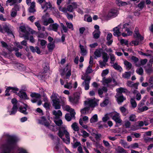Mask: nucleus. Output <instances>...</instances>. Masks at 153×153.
I'll use <instances>...</instances> for the list:
<instances>
[{
	"label": "nucleus",
	"mask_w": 153,
	"mask_h": 153,
	"mask_svg": "<svg viewBox=\"0 0 153 153\" xmlns=\"http://www.w3.org/2000/svg\"><path fill=\"white\" fill-rule=\"evenodd\" d=\"M78 124L75 122L72 124L71 125V127L72 129L74 131H78L79 130V128L78 126Z\"/></svg>",
	"instance_id": "obj_38"
},
{
	"label": "nucleus",
	"mask_w": 153,
	"mask_h": 153,
	"mask_svg": "<svg viewBox=\"0 0 153 153\" xmlns=\"http://www.w3.org/2000/svg\"><path fill=\"white\" fill-rule=\"evenodd\" d=\"M118 13V11L117 9H112L109 11L107 16L109 18L114 17L117 16Z\"/></svg>",
	"instance_id": "obj_12"
},
{
	"label": "nucleus",
	"mask_w": 153,
	"mask_h": 153,
	"mask_svg": "<svg viewBox=\"0 0 153 153\" xmlns=\"http://www.w3.org/2000/svg\"><path fill=\"white\" fill-rule=\"evenodd\" d=\"M124 63L127 70H129L131 68L132 64L130 62L127 60H125L124 61Z\"/></svg>",
	"instance_id": "obj_34"
},
{
	"label": "nucleus",
	"mask_w": 153,
	"mask_h": 153,
	"mask_svg": "<svg viewBox=\"0 0 153 153\" xmlns=\"http://www.w3.org/2000/svg\"><path fill=\"white\" fill-rule=\"evenodd\" d=\"M131 104L132 107L135 108L137 106V104L134 99L131 98L130 100Z\"/></svg>",
	"instance_id": "obj_56"
},
{
	"label": "nucleus",
	"mask_w": 153,
	"mask_h": 153,
	"mask_svg": "<svg viewBox=\"0 0 153 153\" xmlns=\"http://www.w3.org/2000/svg\"><path fill=\"white\" fill-rule=\"evenodd\" d=\"M149 86L152 88H153V77H150L149 79Z\"/></svg>",
	"instance_id": "obj_61"
},
{
	"label": "nucleus",
	"mask_w": 153,
	"mask_h": 153,
	"mask_svg": "<svg viewBox=\"0 0 153 153\" xmlns=\"http://www.w3.org/2000/svg\"><path fill=\"white\" fill-rule=\"evenodd\" d=\"M117 151L119 153H126L127 152L122 147L119 146L118 147Z\"/></svg>",
	"instance_id": "obj_50"
},
{
	"label": "nucleus",
	"mask_w": 153,
	"mask_h": 153,
	"mask_svg": "<svg viewBox=\"0 0 153 153\" xmlns=\"http://www.w3.org/2000/svg\"><path fill=\"white\" fill-rule=\"evenodd\" d=\"M59 25L57 23L50 25L48 29L49 30H52L57 32L59 27Z\"/></svg>",
	"instance_id": "obj_15"
},
{
	"label": "nucleus",
	"mask_w": 153,
	"mask_h": 153,
	"mask_svg": "<svg viewBox=\"0 0 153 153\" xmlns=\"http://www.w3.org/2000/svg\"><path fill=\"white\" fill-rule=\"evenodd\" d=\"M17 109L18 107L17 105L16 104L14 105L12 108V111L10 112V115L14 114L16 113Z\"/></svg>",
	"instance_id": "obj_36"
},
{
	"label": "nucleus",
	"mask_w": 153,
	"mask_h": 153,
	"mask_svg": "<svg viewBox=\"0 0 153 153\" xmlns=\"http://www.w3.org/2000/svg\"><path fill=\"white\" fill-rule=\"evenodd\" d=\"M136 72L138 74L142 75L143 74V70L141 67H139L136 70Z\"/></svg>",
	"instance_id": "obj_48"
},
{
	"label": "nucleus",
	"mask_w": 153,
	"mask_h": 153,
	"mask_svg": "<svg viewBox=\"0 0 153 153\" xmlns=\"http://www.w3.org/2000/svg\"><path fill=\"white\" fill-rule=\"evenodd\" d=\"M93 66V65H89L88 67L87 68L86 71V73L87 74H89L92 73L93 71L92 69V67Z\"/></svg>",
	"instance_id": "obj_54"
},
{
	"label": "nucleus",
	"mask_w": 153,
	"mask_h": 153,
	"mask_svg": "<svg viewBox=\"0 0 153 153\" xmlns=\"http://www.w3.org/2000/svg\"><path fill=\"white\" fill-rule=\"evenodd\" d=\"M79 48L81 50V53L82 56H85L86 55L87 52L86 49L81 44L79 45Z\"/></svg>",
	"instance_id": "obj_31"
},
{
	"label": "nucleus",
	"mask_w": 153,
	"mask_h": 153,
	"mask_svg": "<svg viewBox=\"0 0 153 153\" xmlns=\"http://www.w3.org/2000/svg\"><path fill=\"white\" fill-rule=\"evenodd\" d=\"M121 26L122 25L120 24L113 28L114 36H119L121 35V32L123 31Z\"/></svg>",
	"instance_id": "obj_10"
},
{
	"label": "nucleus",
	"mask_w": 153,
	"mask_h": 153,
	"mask_svg": "<svg viewBox=\"0 0 153 153\" xmlns=\"http://www.w3.org/2000/svg\"><path fill=\"white\" fill-rule=\"evenodd\" d=\"M112 81L114 83L113 85H112V86H114L117 85V82L115 79H113L112 80V79L111 78H105V77L103 78L102 79V83L104 85L105 84H108L110 83Z\"/></svg>",
	"instance_id": "obj_11"
},
{
	"label": "nucleus",
	"mask_w": 153,
	"mask_h": 153,
	"mask_svg": "<svg viewBox=\"0 0 153 153\" xmlns=\"http://www.w3.org/2000/svg\"><path fill=\"white\" fill-rule=\"evenodd\" d=\"M117 101L119 104L122 102L124 100H126V98H124L123 94H119V93H117L115 96Z\"/></svg>",
	"instance_id": "obj_19"
},
{
	"label": "nucleus",
	"mask_w": 153,
	"mask_h": 153,
	"mask_svg": "<svg viewBox=\"0 0 153 153\" xmlns=\"http://www.w3.org/2000/svg\"><path fill=\"white\" fill-rule=\"evenodd\" d=\"M18 0H7L6 2V5L7 6L9 5L12 6L16 3Z\"/></svg>",
	"instance_id": "obj_35"
},
{
	"label": "nucleus",
	"mask_w": 153,
	"mask_h": 153,
	"mask_svg": "<svg viewBox=\"0 0 153 153\" xmlns=\"http://www.w3.org/2000/svg\"><path fill=\"white\" fill-rule=\"evenodd\" d=\"M19 111L25 114H27L28 113L26 111V107H20L19 108Z\"/></svg>",
	"instance_id": "obj_49"
},
{
	"label": "nucleus",
	"mask_w": 153,
	"mask_h": 153,
	"mask_svg": "<svg viewBox=\"0 0 153 153\" xmlns=\"http://www.w3.org/2000/svg\"><path fill=\"white\" fill-rule=\"evenodd\" d=\"M108 103V100L106 99L102 103L100 104V105L101 107H104L107 105Z\"/></svg>",
	"instance_id": "obj_60"
},
{
	"label": "nucleus",
	"mask_w": 153,
	"mask_h": 153,
	"mask_svg": "<svg viewBox=\"0 0 153 153\" xmlns=\"http://www.w3.org/2000/svg\"><path fill=\"white\" fill-rule=\"evenodd\" d=\"M38 42H40L41 46L42 47V48L45 47L46 44L47 43V41L44 40H41L39 39H38Z\"/></svg>",
	"instance_id": "obj_47"
},
{
	"label": "nucleus",
	"mask_w": 153,
	"mask_h": 153,
	"mask_svg": "<svg viewBox=\"0 0 153 153\" xmlns=\"http://www.w3.org/2000/svg\"><path fill=\"white\" fill-rule=\"evenodd\" d=\"M55 47L54 43L51 42L48 44L47 47L50 51H52Z\"/></svg>",
	"instance_id": "obj_44"
},
{
	"label": "nucleus",
	"mask_w": 153,
	"mask_h": 153,
	"mask_svg": "<svg viewBox=\"0 0 153 153\" xmlns=\"http://www.w3.org/2000/svg\"><path fill=\"white\" fill-rule=\"evenodd\" d=\"M121 144V145L125 148L128 149L130 148L129 146L128 145L127 143L125 141H122Z\"/></svg>",
	"instance_id": "obj_63"
},
{
	"label": "nucleus",
	"mask_w": 153,
	"mask_h": 153,
	"mask_svg": "<svg viewBox=\"0 0 153 153\" xmlns=\"http://www.w3.org/2000/svg\"><path fill=\"white\" fill-rule=\"evenodd\" d=\"M133 36L135 39H136L140 41H141L143 40V37L140 33L137 27H136L135 28Z\"/></svg>",
	"instance_id": "obj_13"
},
{
	"label": "nucleus",
	"mask_w": 153,
	"mask_h": 153,
	"mask_svg": "<svg viewBox=\"0 0 153 153\" xmlns=\"http://www.w3.org/2000/svg\"><path fill=\"white\" fill-rule=\"evenodd\" d=\"M75 114V112H70V114H67L65 115V118L67 121H70L71 120L72 118L74 117Z\"/></svg>",
	"instance_id": "obj_22"
},
{
	"label": "nucleus",
	"mask_w": 153,
	"mask_h": 153,
	"mask_svg": "<svg viewBox=\"0 0 153 153\" xmlns=\"http://www.w3.org/2000/svg\"><path fill=\"white\" fill-rule=\"evenodd\" d=\"M148 60L147 59H141L139 63H136L135 64L136 66L137 67H139L141 65H144L147 62Z\"/></svg>",
	"instance_id": "obj_39"
},
{
	"label": "nucleus",
	"mask_w": 153,
	"mask_h": 153,
	"mask_svg": "<svg viewBox=\"0 0 153 153\" xmlns=\"http://www.w3.org/2000/svg\"><path fill=\"white\" fill-rule=\"evenodd\" d=\"M90 80V77L88 76L86 78V79L82 83V85L84 86L85 89L86 90H88L89 89V84Z\"/></svg>",
	"instance_id": "obj_18"
},
{
	"label": "nucleus",
	"mask_w": 153,
	"mask_h": 153,
	"mask_svg": "<svg viewBox=\"0 0 153 153\" xmlns=\"http://www.w3.org/2000/svg\"><path fill=\"white\" fill-rule=\"evenodd\" d=\"M53 103L52 106L56 109L61 108V104L63 106L66 102V99L64 97H60L58 94L53 92L51 97Z\"/></svg>",
	"instance_id": "obj_1"
},
{
	"label": "nucleus",
	"mask_w": 153,
	"mask_h": 153,
	"mask_svg": "<svg viewBox=\"0 0 153 153\" xmlns=\"http://www.w3.org/2000/svg\"><path fill=\"white\" fill-rule=\"evenodd\" d=\"M100 30H95L93 33V37L95 39H98L100 36Z\"/></svg>",
	"instance_id": "obj_40"
},
{
	"label": "nucleus",
	"mask_w": 153,
	"mask_h": 153,
	"mask_svg": "<svg viewBox=\"0 0 153 153\" xmlns=\"http://www.w3.org/2000/svg\"><path fill=\"white\" fill-rule=\"evenodd\" d=\"M144 105L143 103H139L138 105V108L139 111L143 112L144 111H146L148 109V107L146 106H143Z\"/></svg>",
	"instance_id": "obj_21"
},
{
	"label": "nucleus",
	"mask_w": 153,
	"mask_h": 153,
	"mask_svg": "<svg viewBox=\"0 0 153 153\" xmlns=\"http://www.w3.org/2000/svg\"><path fill=\"white\" fill-rule=\"evenodd\" d=\"M108 54L106 53H105L103 54L102 55V59H103V61L105 62H107L108 61Z\"/></svg>",
	"instance_id": "obj_53"
},
{
	"label": "nucleus",
	"mask_w": 153,
	"mask_h": 153,
	"mask_svg": "<svg viewBox=\"0 0 153 153\" xmlns=\"http://www.w3.org/2000/svg\"><path fill=\"white\" fill-rule=\"evenodd\" d=\"M35 3L33 1L31 3L30 6L28 9V11L30 13H33L35 11V10L34 8L35 7Z\"/></svg>",
	"instance_id": "obj_37"
},
{
	"label": "nucleus",
	"mask_w": 153,
	"mask_h": 153,
	"mask_svg": "<svg viewBox=\"0 0 153 153\" xmlns=\"http://www.w3.org/2000/svg\"><path fill=\"white\" fill-rule=\"evenodd\" d=\"M30 95L32 97H34L35 99H37V100L40 99L41 98V95L39 94L32 93L30 94Z\"/></svg>",
	"instance_id": "obj_45"
},
{
	"label": "nucleus",
	"mask_w": 153,
	"mask_h": 153,
	"mask_svg": "<svg viewBox=\"0 0 153 153\" xmlns=\"http://www.w3.org/2000/svg\"><path fill=\"white\" fill-rule=\"evenodd\" d=\"M111 114L112 119L117 124L120 123L122 122V121L120 119L119 113L114 112L112 113Z\"/></svg>",
	"instance_id": "obj_8"
},
{
	"label": "nucleus",
	"mask_w": 153,
	"mask_h": 153,
	"mask_svg": "<svg viewBox=\"0 0 153 153\" xmlns=\"http://www.w3.org/2000/svg\"><path fill=\"white\" fill-rule=\"evenodd\" d=\"M0 43L2 47L7 49L10 51H12L11 47L10 46L7 45L6 42H5L4 41H1L0 42Z\"/></svg>",
	"instance_id": "obj_24"
},
{
	"label": "nucleus",
	"mask_w": 153,
	"mask_h": 153,
	"mask_svg": "<svg viewBox=\"0 0 153 153\" xmlns=\"http://www.w3.org/2000/svg\"><path fill=\"white\" fill-rule=\"evenodd\" d=\"M102 51V49L101 48L96 49L94 52L95 58L100 57L101 56Z\"/></svg>",
	"instance_id": "obj_26"
},
{
	"label": "nucleus",
	"mask_w": 153,
	"mask_h": 153,
	"mask_svg": "<svg viewBox=\"0 0 153 153\" xmlns=\"http://www.w3.org/2000/svg\"><path fill=\"white\" fill-rule=\"evenodd\" d=\"M54 122L57 126H59V127L62 126V125L63 123V122L62 120L61 119H55L54 120Z\"/></svg>",
	"instance_id": "obj_42"
},
{
	"label": "nucleus",
	"mask_w": 153,
	"mask_h": 153,
	"mask_svg": "<svg viewBox=\"0 0 153 153\" xmlns=\"http://www.w3.org/2000/svg\"><path fill=\"white\" fill-rule=\"evenodd\" d=\"M41 7L43 9H45V10H44V11L45 12L48 9L51 7V5L50 2L45 1L43 4H41Z\"/></svg>",
	"instance_id": "obj_23"
},
{
	"label": "nucleus",
	"mask_w": 153,
	"mask_h": 153,
	"mask_svg": "<svg viewBox=\"0 0 153 153\" xmlns=\"http://www.w3.org/2000/svg\"><path fill=\"white\" fill-rule=\"evenodd\" d=\"M121 27L123 30L124 28L125 30V31L127 32L128 36L131 35L132 34V32L129 29L131 28L130 23H126L123 25V27L122 25Z\"/></svg>",
	"instance_id": "obj_14"
},
{
	"label": "nucleus",
	"mask_w": 153,
	"mask_h": 153,
	"mask_svg": "<svg viewBox=\"0 0 153 153\" xmlns=\"http://www.w3.org/2000/svg\"><path fill=\"white\" fill-rule=\"evenodd\" d=\"M53 114L55 116L54 119H59L62 115V113L60 110H53L52 112Z\"/></svg>",
	"instance_id": "obj_20"
},
{
	"label": "nucleus",
	"mask_w": 153,
	"mask_h": 153,
	"mask_svg": "<svg viewBox=\"0 0 153 153\" xmlns=\"http://www.w3.org/2000/svg\"><path fill=\"white\" fill-rule=\"evenodd\" d=\"M57 142L54 143V149L57 153H64L63 150L61 148L60 143L59 142L60 139L56 137Z\"/></svg>",
	"instance_id": "obj_7"
},
{
	"label": "nucleus",
	"mask_w": 153,
	"mask_h": 153,
	"mask_svg": "<svg viewBox=\"0 0 153 153\" xmlns=\"http://www.w3.org/2000/svg\"><path fill=\"white\" fill-rule=\"evenodd\" d=\"M64 108L66 110L69 111L70 112H75L73 108H71L68 105H66L65 106Z\"/></svg>",
	"instance_id": "obj_58"
},
{
	"label": "nucleus",
	"mask_w": 153,
	"mask_h": 153,
	"mask_svg": "<svg viewBox=\"0 0 153 153\" xmlns=\"http://www.w3.org/2000/svg\"><path fill=\"white\" fill-rule=\"evenodd\" d=\"M85 104L87 106L81 110L82 114H88L90 109L89 107L94 108L97 105L96 102L94 100L90 99H88L85 101Z\"/></svg>",
	"instance_id": "obj_3"
},
{
	"label": "nucleus",
	"mask_w": 153,
	"mask_h": 153,
	"mask_svg": "<svg viewBox=\"0 0 153 153\" xmlns=\"http://www.w3.org/2000/svg\"><path fill=\"white\" fill-rule=\"evenodd\" d=\"M131 76V72L130 71L125 72L122 75V78L126 79H129Z\"/></svg>",
	"instance_id": "obj_33"
},
{
	"label": "nucleus",
	"mask_w": 153,
	"mask_h": 153,
	"mask_svg": "<svg viewBox=\"0 0 153 153\" xmlns=\"http://www.w3.org/2000/svg\"><path fill=\"white\" fill-rule=\"evenodd\" d=\"M107 88L105 87H103L101 88H99L98 90V94L100 97H102V95L103 93V91L106 92L107 91Z\"/></svg>",
	"instance_id": "obj_30"
},
{
	"label": "nucleus",
	"mask_w": 153,
	"mask_h": 153,
	"mask_svg": "<svg viewBox=\"0 0 153 153\" xmlns=\"http://www.w3.org/2000/svg\"><path fill=\"white\" fill-rule=\"evenodd\" d=\"M19 30L23 34L22 35L20 34L19 36L20 37H24L25 39L28 40L29 38V35L30 33L26 29V28L25 26H21L19 27Z\"/></svg>",
	"instance_id": "obj_5"
},
{
	"label": "nucleus",
	"mask_w": 153,
	"mask_h": 153,
	"mask_svg": "<svg viewBox=\"0 0 153 153\" xmlns=\"http://www.w3.org/2000/svg\"><path fill=\"white\" fill-rule=\"evenodd\" d=\"M57 135L65 143L67 144L70 143V134L65 126L62 125L59 128Z\"/></svg>",
	"instance_id": "obj_2"
},
{
	"label": "nucleus",
	"mask_w": 153,
	"mask_h": 153,
	"mask_svg": "<svg viewBox=\"0 0 153 153\" xmlns=\"http://www.w3.org/2000/svg\"><path fill=\"white\" fill-rule=\"evenodd\" d=\"M10 90H11V91L14 93H16L19 91L18 88L15 87H8L7 88L5 91V95L8 96L10 95V94L9 92Z\"/></svg>",
	"instance_id": "obj_16"
},
{
	"label": "nucleus",
	"mask_w": 153,
	"mask_h": 153,
	"mask_svg": "<svg viewBox=\"0 0 153 153\" xmlns=\"http://www.w3.org/2000/svg\"><path fill=\"white\" fill-rule=\"evenodd\" d=\"M4 30L7 32L8 34H11L13 36H14L13 35L12 32L9 27L7 26H5L4 28Z\"/></svg>",
	"instance_id": "obj_43"
},
{
	"label": "nucleus",
	"mask_w": 153,
	"mask_h": 153,
	"mask_svg": "<svg viewBox=\"0 0 153 153\" xmlns=\"http://www.w3.org/2000/svg\"><path fill=\"white\" fill-rule=\"evenodd\" d=\"M39 122L40 123L44 125L52 131H55L57 130V127L54 124L51 125L50 124L49 122L44 117H41Z\"/></svg>",
	"instance_id": "obj_4"
},
{
	"label": "nucleus",
	"mask_w": 153,
	"mask_h": 153,
	"mask_svg": "<svg viewBox=\"0 0 153 153\" xmlns=\"http://www.w3.org/2000/svg\"><path fill=\"white\" fill-rule=\"evenodd\" d=\"M61 73L62 76L65 74L66 79H68L71 75V68L70 65H67L62 71Z\"/></svg>",
	"instance_id": "obj_6"
},
{
	"label": "nucleus",
	"mask_w": 153,
	"mask_h": 153,
	"mask_svg": "<svg viewBox=\"0 0 153 153\" xmlns=\"http://www.w3.org/2000/svg\"><path fill=\"white\" fill-rule=\"evenodd\" d=\"M113 67L115 70L119 71L120 72H121L123 71L122 68L119 65H118L117 62L113 64Z\"/></svg>",
	"instance_id": "obj_32"
},
{
	"label": "nucleus",
	"mask_w": 153,
	"mask_h": 153,
	"mask_svg": "<svg viewBox=\"0 0 153 153\" xmlns=\"http://www.w3.org/2000/svg\"><path fill=\"white\" fill-rule=\"evenodd\" d=\"M116 3L118 6L119 7L124 6L127 5V2L121 0H116Z\"/></svg>",
	"instance_id": "obj_29"
},
{
	"label": "nucleus",
	"mask_w": 153,
	"mask_h": 153,
	"mask_svg": "<svg viewBox=\"0 0 153 153\" xmlns=\"http://www.w3.org/2000/svg\"><path fill=\"white\" fill-rule=\"evenodd\" d=\"M144 125V123L143 121H138L136 123L132 126V127H138V126H142Z\"/></svg>",
	"instance_id": "obj_52"
},
{
	"label": "nucleus",
	"mask_w": 153,
	"mask_h": 153,
	"mask_svg": "<svg viewBox=\"0 0 153 153\" xmlns=\"http://www.w3.org/2000/svg\"><path fill=\"white\" fill-rule=\"evenodd\" d=\"M64 87L66 88L71 89L72 88V84L71 81L67 82L64 85Z\"/></svg>",
	"instance_id": "obj_51"
},
{
	"label": "nucleus",
	"mask_w": 153,
	"mask_h": 153,
	"mask_svg": "<svg viewBox=\"0 0 153 153\" xmlns=\"http://www.w3.org/2000/svg\"><path fill=\"white\" fill-rule=\"evenodd\" d=\"M109 55L110 56L111 62L110 63L111 64L114 63V62L115 59V56L113 54H110Z\"/></svg>",
	"instance_id": "obj_64"
},
{
	"label": "nucleus",
	"mask_w": 153,
	"mask_h": 153,
	"mask_svg": "<svg viewBox=\"0 0 153 153\" xmlns=\"http://www.w3.org/2000/svg\"><path fill=\"white\" fill-rule=\"evenodd\" d=\"M17 11L15 8L12 9L11 13V16L12 17H14L16 16Z\"/></svg>",
	"instance_id": "obj_57"
},
{
	"label": "nucleus",
	"mask_w": 153,
	"mask_h": 153,
	"mask_svg": "<svg viewBox=\"0 0 153 153\" xmlns=\"http://www.w3.org/2000/svg\"><path fill=\"white\" fill-rule=\"evenodd\" d=\"M136 116L135 115L132 114L130 115L129 117V119L131 121H135L136 120Z\"/></svg>",
	"instance_id": "obj_59"
},
{
	"label": "nucleus",
	"mask_w": 153,
	"mask_h": 153,
	"mask_svg": "<svg viewBox=\"0 0 153 153\" xmlns=\"http://www.w3.org/2000/svg\"><path fill=\"white\" fill-rule=\"evenodd\" d=\"M116 91L117 93H119V94H122V93H127L128 92V90L122 87H120V88L116 89Z\"/></svg>",
	"instance_id": "obj_28"
},
{
	"label": "nucleus",
	"mask_w": 153,
	"mask_h": 153,
	"mask_svg": "<svg viewBox=\"0 0 153 153\" xmlns=\"http://www.w3.org/2000/svg\"><path fill=\"white\" fill-rule=\"evenodd\" d=\"M60 26L62 28V30H61V33H63V31L65 33L68 32V29L67 27L64 25L63 23H61Z\"/></svg>",
	"instance_id": "obj_46"
},
{
	"label": "nucleus",
	"mask_w": 153,
	"mask_h": 153,
	"mask_svg": "<svg viewBox=\"0 0 153 153\" xmlns=\"http://www.w3.org/2000/svg\"><path fill=\"white\" fill-rule=\"evenodd\" d=\"M99 62L100 67L101 68H103V67H105L107 64V62H105L103 61H100Z\"/></svg>",
	"instance_id": "obj_62"
},
{
	"label": "nucleus",
	"mask_w": 153,
	"mask_h": 153,
	"mask_svg": "<svg viewBox=\"0 0 153 153\" xmlns=\"http://www.w3.org/2000/svg\"><path fill=\"white\" fill-rule=\"evenodd\" d=\"M17 95L21 98L24 99H27L28 97L26 93L23 91L22 90L20 91L18 93Z\"/></svg>",
	"instance_id": "obj_25"
},
{
	"label": "nucleus",
	"mask_w": 153,
	"mask_h": 153,
	"mask_svg": "<svg viewBox=\"0 0 153 153\" xmlns=\"http://www.w3.org/2000/svg\"><path fill=\"white\" fill-rule=\"evenodd\" d=\"M66 24L68 28H69L71 30H74L73 25L71 23L66 22Z\"/></svg>",
	"instance_id": "obj_55"
},
{
	"label": "nucleus",
	"mask_w": 153,
	"mask_h": 153,
	"mask_svg": "<svg viewBox=\"0 0 153 153\" xmlns=\"http://www.w3.org/2000/svg\"><path fill=\"white\" fill-rule=\"evenodd\" d=\"M29 48L30 50L33 53L36 52L38 54H39L41 53V51L39 48L37 46H36L35 48H34L33 46H30Z\"/></svg>",
	"instance_id": "obj_27"
},
{
	"label": "nucleus",
	"mask_w": 153,
	"mask_h": 153,
	"mask_svg": "<svg viewBox=\"0 0 153 153\" xmlns=\"http://www.w3.org/2000/svg\"><path fill=\"white\" fill-rule=\"evenodd\" d=\"M59 9L64 13H66L67 12H72L74 11V9L72 5L69 4L68 5L66 8L62 7L61 6H59Z\"/></svg>",
	"instance_id": "obj_9"
},
{
	"label": "nucleus",
	"mask_w": 153,
	"mask_h": 153,
	"mask_svg": "<svg viewBox=\"0 0 153 153\" xmlns=\"http://www.w3.org/2000/svg\"><path fill=\"white\" fill-rule=\"evenodd\" d=\"M69 101L71 103L76 104L78 102L79 99V95L75 96L74 97H72L71 96L68 97Z\"/></svg>",
	"instance_id": "obj_17"
},
{
	"label": "nucleus",
	"mask_w": 153,
	"mask_h": 153,
	"mask_svg": "<svg viewBox=\"0 0 153 153\" xmlns=\"http://www.w3.org/2000/svg\"><path fill=\"white\" fill-rule=\"evenodd\" d=\"M91 123H93L97 122L98 121V117L97 114L93 115L90 120Z\"/></svg>",
	"instance_id": "obj_41"
}]
</instances>
